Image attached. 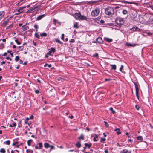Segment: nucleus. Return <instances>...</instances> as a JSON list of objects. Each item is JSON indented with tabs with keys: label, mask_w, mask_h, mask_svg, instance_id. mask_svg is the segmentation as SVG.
<instances>
[{
	"label": "nucleus",
	"mask_w": 153,
	"mask_h": 153,
	"mask_svg": "<svg viewBox=\"0 0 153 153\" xmlns=\"http://www.w3.org/2000/svg\"><path fill=\"white\" fill-rule=\"evenodd\" d=\"M105 12L107 15L112 16L114 13V9L112 7H108L105 9Z\"/></svg>",
	"instance_id": "nucleus-1"
},
{
	"label": "nucleus",
	"mask_w": 153,
	"mask_h": 153,
	"mask_svg": "<svg viewBox=\"0 0 153 153\" xmlns=\"http://www.w3.org/2000/svg\"><path fill=\"white\" fill-rule=\"evenodd\" d=\"M115 22L120 26L123 25L124 23V21L123 18L118 17L115 19Z\"/></svg>",
	"instance_id": "nucleus-2"
},
{
	"label": "nucleus",
	"mask_w": 153,
	"mask_h": 153,
	"mask_svg": "<svg viewBox=\"0 0 153 153\" xmlns=\"http://www.w3.org/2000/svg\"><path fill=\"white\" fill-rule=\"evenodd\" d=\"M100 10L99 9H96L92 11L91 13V15L92 16L95 17L97 16L99 14Z\"/></svg>",
	"instance_id": "nucleus-3"
},
{
	"label": "nucleus",
	"mask_w": 153,
	"mask_h": 153,
	"mask_svg": "<svg viewBox=\"0 0 153 153\" xmlns=\"http://www.w3.org/2000/svg\"><path fill=\"white\" fill-rule=\"evenodd\" d=\"M135 87V88L136 90V94L137 97L139 99V88H138V84L134 82Z\"/></svg>",
	"instance_id": "nucleus-4"
},
{
	"label": "nucleus",
	"mask_w": 153,
	"mask_h": 153,
	"mask_svg": "<svg viewBox=\"0 0 153 153\" xmlns=\"http://www.w3.org/2000/svg\"><path fill=\"white\" fill-rule=\"evenodd\" d=\"M131 30H133V31H137L138 32H140L141 30L140 29L136 27V26H134L132 28L130 29Z\"/></svg>",
	"instance_id": "nucleus-5"
},
{
	"label": "nucleus",
	"mask_w": 153,
	"mask_h": 153,
	"mask_svg": "<svg viewBox=\"0 0 153 153\" xmlns=\"http://www.w3.org/2000/svg\"><path fill=\"white\" fill-rule=\"evenodd\" d=\"M96 42L99 44L102 43L103 41L101 38L100 37H98L96 39Z\"/></svg>",
	"instance_id": "nucleus-6"
},
{
	"label": "nucleus",
	"mask_w": 153,
	"mask_h": 153,
	"mask_svg": "<svg viewBox=\"0 0 153 153\" xmlns=\"http://www.w3.org/2000/svg\"><path fill=\"white\" fill-rule=\"evenodd\" d=\"M12 17L13 16H10L7 20L6 21H5L3 23V24L5 26H6L8 24V23L9 22V21H10Z\"/></svg>",
	"instance_id": "nucleus-7"
},
{
	"label": "nucleus",
	"mask_w": 153,
	"mask_h": 153,
	"mask_svg": "<svg viewBox=\"0 0 153 153\" xmlns=\"http://www.w3.org/2000/svg\"><path fill=\"white\" fill-rule=\"evenodd\" d=\"M5 15V12L4 11H1L0 12V20L3 18Z\"/></svg>",
	"instance_id": "nucleus-8"
},
{
	"label": "nucleus",
	"mask_w": 153,
	"mask_h": 153,
	"mask_svg": "<svg viewBox=\"0 0 153 153\" xmlns=\"http://www.w3.org/2000/svg\"><path fill=\"white\" fill-rule=\"evenodd\" d=\"M126 45L130 46V47H134L136 45H137V44H131L130 43H127L126 44Z\"/></svg>",
	"instance_id": "nucleus-9"
},
{
	"label": "nucleus",
	"mask_w": 153,
	"mask_h": 153,
	"mask_svg": "<svg viewBox=\"0 0 153 153\" xmlns=\"http://www.w3.org/2000/svg\"><path fill=\"white\" fill-rule=\"evenodd\" d=\"M45 16V14L40 15L39 16L36 18V20L37 21L39 20H41L42 18L44 17Z\"/></svg>",
	"instance_id": "nucleus-10"
},
{
	"label": "nucleus",
	"mask_w": 153,
	"mask_h": 153,
	"mask_svg": "<svg viewBox=\"0 0 153 153\" xmlns=\"http://www.w3.org/2000/svg\"><path fill=\"white\" fill-rule=\"evenodd\" d=\"M26 0H21L19 3H17L16 4V6L21 5L22 4V3H21V2L24 1L23 3H25V2Z\"/></svg>",
	"instance_id": "nucleus-11"
},
{
	"label": "nucleus",
	"mask_w": 153,
	"mask_h": 153,
	"mask_svg": "<svg viewBox=\"0 0 153 153\" xmlns=\"http://www.w3.org/2000/svg\"><path fill=\"white\" fill-rule=\"evenodd\" d=\"M85 145L86 147H88V148L89 149L91 146L92 144L91 143H90L89 144L87 143H85Z\"/></svg>",
	"instance_id": "nucleus-12"
},
{
	"label": "nucleus",
	"mask_w": 153,
	"mask_h": 153,
	"mask_svg": "<svg viewBox=\"0 0 153 153\" xmlns=\"http://www.w3.org/2000/svg\"><path fill=\"white\" fill-rule=\"evenodd\" d=\"M80 19L82 20H87V18L85 16L81 15Z\"/></svg>",
	"instance_id": "nucleus-13"
},
{
	"label": "nucleus",
	"mask_w": 153,
	"mask_h": 153,
	"mask_svg": "<svg viewBox=\"0 0 153 153\" xmlns=\"http://www.w3.org/2000/svg\"><path fill=\"white\" fill-rule=\"evenodd\" d=\"M110 66L111 67V69L115 70L116 69V66L115 65H111Z\"/></svg>",
	"instance_id": "nucleus-14"
},
{
	"label": "nucleus",
	"mask_w": 153,
	"mask_h": 153,
	"mask_svg": "<svg viewBox=\"0 0 153 153\" xmlns=\"http://www.w3.org/2000/svg\"><path fill=\"white\" fill-rule=\"evenodd\" d=\"M76 145L78 148H79L81 147V144L79 142H78L76 144Z\"/></svg>",
	"instance_id": "nucleus-15"
},
{
	"label": "nucleus",
	"mask_w": 153,
	"mask_h": 153,
	"mask_svg": "<svg viewBox=\"0 0 153 153\" xmlns=\"http://www.w3.org/2000/svg\"><path fill=\"white\" fill-rule=\"evenodd\" d=\"M95 136L94 138V141H96L98 140V136L97 135L95 134Z\"/></svg>",
	"instance_id": "nucleus-16"
},
{
	"label": "nucleus",
	"mask_w": 153,
	"mask_h": 153,
	"mask_svg": "<svg viewBox=\"0 0 153 153\" xmlns=\"http://www.w3.org/2000/svg\"><path fill=\"white\" fill-rule=\"evenodd\" d=\"M137 139L138 140H140L141 141L143 140V138L141 136H139L137 137Z\"/></svg>",
	"instance_id": "nucleus-17"
},
{
	"label": "nucleus",
	"mask_w": 153,
	"mask_h": 153,
	"mask_svg": "<svg viewBox=\"0 0 153 153\" xmlns=\"http://www.w3.org/2000/svg\"><path fill=\"white\" fill-rule=\"evenodd\" d=\"M75 14L77 16L78 18L80 19L81 15L80 12H79L78 13H76Z\"/></svg>",
	"instance_id": "nucleus-18"
},
{
	"label": "nucleus",
	"mask_w": 153,
	"mask_h": 153,
	"mask_svg": "<svg viewBox=\"0 0 153 153\" xmlns=\"http://www.w3.org/2000/svg\"><path fill=\"white\" fill-rule=\"evenodd\" d=\"M39 149H41L43 147L42 143V142H40L39 143Z\"/></svg>",
	"instance_id": "nucleus-19"
},
{
	"label": "nucleus",
	"mask_w": 153,
	"mask_h": 153,
	"mask_svg": "<svg viewBox=\"0 0 153 153\" xmlns=\"http://www.w3.org/2000/svg\"><path fill=\"white\" fill-rule=\"evenodd\" d=\"M44 146L45 148H47L50 147V145L48 143H45L44 144Z\"/></svg>",
	"instance_id": "nucleus-20"
},
{
	"label": "nucleus",
	"mask_w": 153,
	"mask_h": 153,
	"mask_svg": "<svg viewBox=\"0 0 153 153\" xmlns=\"http://www.w3.org/2000/svg\"><path fill=\"white\" fill-rule=\"evenodd\" d=\"M16 10H17L18 12H19V13H21L23 12L22 11H21L22 10V8L21 7H19L18 10L16 9Z\"/></svg>",
	"instance_id": "nucleus-21"
},
{
	"label": "nucleus",
	"mask_w": 153,
	"mask_h": 153,
	"mask_svg": "<svg viewBox=\"0 0 153 153\" xmlns=\"http://www.w3.org/2000/svg\"><path fill=\"white\" fill-rule=\"evenodd\" d=\"M55 41L57 43H59V44H61L62 45L63 43L60 41L58 39H55Z\"/></svg>",
	"instance_id": "nucleus-22"
},
{
	"label": "nucleus",
	"mask_w": 153,
	"mask_h": 153,
	"mask_svg": "<svg viewBox=\"0 0 153 153\" xmlns=\"http://www.w3.org/2000/svg\"><path fill=\"white\" fill-rule=\"evenodd\" d=\"M26 152L27 153H33V150L30 149H28L26 150Z\"/></svg>",
	"instance_id": "nucleus-23"
},
{
	"label": "nucleus",
	"mask_w": 153,
	"mask_h": 153,
	"mask_svg": "<svg viewBox=\"0 0 153 153\" xmlns=\"http://www.w3.org/2000/svg\"><path fill=\"white\" fill-rule=\"evenodd\" d=\"M0 152L2 153L6 152V151L4 148H1L0 150Z\"/></svg>",
	"instance_id": "nucleus-24"
},
{
	"label": "nucleus",
	"mask_w": 153,
	"mask_h": 153,
	"mask_svg": "<svg viewBox=\"0 0 153 153\" xmlns=\"http://www.w3.org/2000/svg\"><path fill=\"white\" fill-rule=\"evenodd\" d=\"M16 123H14L12 124H10L9 125V126L11 127H15L16 126Z\"/></svg>",
	"instance_id": "nucleus-25"
},
{
	"label": "nucleus",
	"mask_w": 153,
	"mask_h": 153,
	"mask_svg": "<svg viewBox=\"0 0 153 153\" xmlns=\"http://www.w3.org/2000/svg\"><path fill=\"white\" fill-rule=\"evenodd\" d=\"M53 23L55 24V25H56V23H58L59 24H60V22H58L57 20H56L55 19H53Z\"/></svg>",
	"instance_id": "nucleus-26"
},
{
	"label": "nucleus",
	"mask_w": 153,
	"mask_h": 153,
	"mask_svg": "<svg viewBox=\"0 0 153 153\" xmlns=\"http://www.w3.org/2000/svg\"><path fill=\"white\" fill-rule=\"evenodd\" d=\"M124 67V66L123 65H121V67L120 68V71L121 72H122L123 73H125V72L124 71H123L122 69Z\"/></svg>",
	"instance_id": "nucleus-27"
},
{
	"label": "nucleus",
	"mask_w": 153,
	"mask_h": 153,
	"mask_svg": "<svg viewBox=\"0 0 153 153\" xmlns=\"http://www.w3.org/2000/svg\"><path fill=\"white\" fill-rule=\"evenodd\" d=\"M24 47L23 46H19L17 47V48H19L20 49L19 50V51H21L23 50L24 49Z\"/></svg>",
	"instance_id": "nucleus-28"
},
{
	"label": "nucleus",
	"mask_w": 153,
	"mask_h": 153,
	"mask_svg": "<svg viewBox=\"0 0 153 153\" xmlns=\"http://www.w3.org/2000/svg\"><path fill=\"white\" fill-rule=\"evenodd\" d=\"M40 36L41 37H42L43 36L46 37L47 36V34L45 33H43L41 34Z\"/></svg>",
	"instance_id": "nucleus-29"
},
{
	"label": "nucleus",
	"mask_w": 153,
	"mask_h": 153,
	"mask_svg": "<svg viewBox=\"0 0 153 153\" xmlns=\"http://www.w3.org/2000/svg\"><path fill=\"white\" fill-rule=\"evenodd\" d=\"M74 27L76 28L77 29L79 28V27L78 26V23L77 22L74 24Z\"/></svg>",
	"instance_id": "nucleus-30"
},
{
	"label": "nucleus",
	"mask_w": 153,
	"mask_h": 153,
	"mask_svg": "<svg viewBox=\"0 0 153 153\" xmlns=\"http://www.w3.org/2000/svg\"><path fill=\"white\" fill-rule=\"evenodd\" d=\"M78 138L79 139H82V140H83L84 139V137L83 136V134H82Z\"/></svg>",
	"instance_id": "nucleus-31"
},
{
	"label": "nucleus",
	"mask_w": 153,
	"mask_h": 153,
	"mask_svg": "<svg viewBox=\"0 0 153 153\" xmlns=\"http://www.w3.org/2000/svg\"><path fill=\"white\" fill-rule=\"evenodd\" d=\"M50 51L54 53L56 51V50L55 48L52 47L51 48Z\"/></svg>",
	"instance_id": "nucleus-32"
},
{
	"label": "nucleus",
	"mask_w": 153,
	"mask_h": 153,
	"mask_svg": "<svg viewBox=\"0 0 153 153\" xmlns=\"http://www.w3.org/2000/svg\"><path fill=\"white\" fill-rule=\"evenodd\" d=\"M128 151L126 149H123L121 151V153H127Z\"/></svg>",
	"instance_id": "nucleus-33"
},
{
	"label": "nucleus",
	"mask_w": 153,
	"mask_h": 153,
	"mask_svg": "<svg viewBox=\"0 0 153 153\" xmlns=\"http://www.w3.org/2000/svg\"><path fill=\"white\" fill-rule=\"evenodd\" d=\"M32 141V140H29L27 141V143L28 146H30L31 145V142Z\"/></svg>",
	"instance_id": "nucleus-34"
},
{
	"label": "nucleus",
	"mask_w": 153,
	"mask_h": 153,
	"mask_svg": "<svg viewBox=\"0 0 153 153\" xmlns=\"http://www.w3.org/2000/svg\"><path fill=\"white\" fill-rule=\"evenodd\" d=\"M48 66L49 68H50L51 67L52 65L51 64H48L46 63L44 65V67H46L47 66Z\"/></svg>",
	"instance_id": "nucleus-35"
},
{
	"label": "nucleus",
	"mask_w": 153,
	"mask_h": 153,
	"mask_svg": "<svg viewBox=\"0 0 153 153\" xmlns=\"http://www.w3.org/2000/svg\"><path fill=\"white\" fill-rule=\"evenodd\" d=\"M30 119V118H27L25 120V124H28V125H29V123L27 121Z\"/></svg>",
	"instance_id": "nucleus-36"
},
{
	"label": "nucleus",
	"mask_w": 153,
	"mask_h": 153,
	"mask_svg": "<svg viewBox=\"0 0 153 153\" xmlns=\"http://www.w3.org/2000/svg\"><path fill=\"white\" fill-rule=\"evenodd\" d=\"M109 110L111 111V112L114 114L115 113V111L113 110V108L112 107H111L110 108Z\"/></svg>",
	"instance_id": "nucleus-37"
},
{
	"label": "nucleus",
	"mask_w": 153,
	"mask_h": 153,
	"mask_svg": "<svg viewBox=\"0 0 153 153\" xmlns=\"http://www.w3.org/2000/svg\"><path fill=\"white\" fill-rule=\"evenodd\" d=\"M93 57H96L97 58L99 57L98 54L97 53H96L95 54L93 55Z\"/></svg>",
	"instance_id": "nucleus-38"
},
{
	"label": "nucleus",
	"mask_w": 153,
	"mask_h": 153,
	"mask_svg": "<svg viewBox=\"0 0 153 153\" xmlns=\"http://www.w3.org/2000/svg\"><path fill=\"white\" fill-rule=\"evenodd\" d=\"M34 27L36 29V31L37 32L38 31V29L39 28L38 25L37 24L35 25L34 26Z\"/></svg>",
	"instance_id": "nucleus-39"
},
{
	"label": "nucleus",
	"mask_w": 153,
	"mask_h": 153,
	"mask_svg": "<svg viewBox=\"0 0 153 153\" xmlns=\"http://www.w3.org/2000/svg\"><path fill=\"white\" fill-rule=\"evenodd\" d=\"M106 41L108 42H110L112 41V39H111L106 38Z\"/></svg>",
	"instance_id": "nucleus-40"
},
{
	"label": "nucleus",
	"mask_w": 153,
	"mask_h": 153,
	"mask_svg": "<svg viewBox=\"0 0 153 153\" xmlns=\"http://www.w3.org/2000/svg\"><path fill=\"white\" fill-rule=\"evenodd\" d=\"M127 12H128L126 10H123L122 12L123 13L124 15L126 14L127 13Z\"/></svg>",
	"instance_id": "nucleus-41"
},
{
	"label": "nucleus",
	"mask_w": 153,
	"mask_h": 153,
	"mask_svg": "<svg viewBox=\"0 0 153 153\" xmlns=\"http://www.w3.org/2000/svg\"><path fill=\"white\" fill-rule=\"evenodd\" d=\"M35 36L36 37V38H38V39H39V37H40L39 36V34L37 33H35Z\"/></svg>",
	"instance_id": "nucleus-42"
},
{
	"label": "nucleus",
	"mask_w": 153,
	"mask_h": 153,
	"mask_svg": "<svg viewBox=\"0 0 153 153\" xmlns=\"http://www.w3.org/2000/svg\"><path fill=\"white\" fill-rule=\"evenodd\" d=\"M19 56H17L15 58V60L16 61H18L19 60Z\"/></svg>",
	"instance_id": "nucleus-43"
},
{
	"label": "nucleus",
	"mask_w": 153,
	"mask_h": 153,
	"mask_svg": "<svg viewBox=\"0 0 153 153\" xmlns=\"http://www.w3.org/2000/svg\"><path fill=\"white\" fill-rule=\"evenodd\" d=\"M13 24H12L8 26L6 28L7 29H9L10 28H12L13 27Z\"/></svg>",
	"instance_id": "nucleus-44"
},
{
	"label": "nucleus",
	"mask_w": 153,
	"mask_h": 153,
	"mask_svg": "<svg viewBox=\"0 0 153 153\" xmlns=\"http://www.w3.org/2000/svg\"><path fill=\"white\" fill-rule=\"evenodd\" d=\"M15 42L17 43V44L18 45H20L21 44L20 42L17 39H16L15 40Z\"/></svg>",
	"instance_id": "nucleus-45"
},
{
	"label": "nucleus",
	"mask_w": 153,
	"mask_h": 153,
	"mask_svg": "<svg viewBox=\"0 0 153 153\" xmlns=\"http://www.w3.org/2000/svg\"><path fill=\"white\" fill-rule=\"evenodd\" d=\"M4 143L7 145H9L10 144V141L9 140H7L4 142Z\"/></svg>",
	"instance_id": "nucleus-46"
},
{
	"label": "nucleus",
	"mask_w": 153,
	"mask_h": 153,
	"mask_svg": "<svg viewBox=\"0 0 153 153\" xmlns=\"http://www.w3.org/2000/svg\"><path fill=\"white\" fill-rule=\"evenodd\" d=\"M104 122L105 123V126L107 127H108V123L106 121H104Z\"/></svg>",
	"instance_id": "nucleus-47"
},
{
	"label": "nucleus",
	"mask_w": 153,
	"mask_h": 153,
	"mask_svg": "<svg viewBox=\"0 0 153 153\" xmlns=\"http://www.w3.org/2000/svg\"><path fill=\"white\" fill-rule=\"evenodd\" d=\"M96 1H87V3L90 4H93L96 3Z\"/></svg>",
	"instance_id": "nucleus-48"
},
{
	"label": "nucleus",
	"mask_w": 153,
	"mask_h": 153,
	"mask_svg": "<svg viewBox=\"0 0 153 153\" xmlns=\"http://www.w3.org/2000/svg\"><path fill=\"white\" fill-rule=\"evenodd\" d=\"M29 28V27L28 26H26V27H25L24 29H23V30L25 31L28 29Z\"/></svg>",
	"instance_id": "nucleus-49"
},
{
	"label": "nucleus",
	"mask_w": 153,
	"mask_h": 153,
	"mask_svg": "<svg viewBox=\"0 0 153 153\" xmlns=\"http://www.w3.org/2000/svg\"><path fill=\"white\" fill-rule=\"evenodd\" d=\"M135 108L137 110H139L140 107L139 105H135Z\"/></svg>",
	"instance_id": "nucleus-50"
},
{
	"label": "nucleus",
	"mask_w": 153,
	"mask_h": 153,
	"mask_svg": "<svg viewBox=\"0 0 153 153\" xmlns=\"http://www.w3.org/2000/svg\"><path fill=\"white\" fill-rule=\"evenodd\" d=\"M50 147H51V149H50V151H51V150L53 149V148H54V146H50Z\"/></svg>",
	"instance_id": "nucleus-51"
},
{
	"label": "nucleus",
	"mask_w": 153,
	"mask_h": 153,
	"mask_svg": "<svg viewBox=\"0 0 153 153\" xmlns=\"http://www.w3.org/2000/svg\"><path fill=\"white\" fill-rule=\"evenodd\" d=\"M75 42V40L74 39H71L70 40V42H71L74 43Z\"/></svg>",
	"instance_id": "nucleus-52"
},
{
	"label": "nucleus",
	"mask_w": 153,
	"mask_h": 153,
	"mask_svg": "<svg viewBox=\"0 0 153 153\" xmlns=\"http://www.w3.org/2000/svg\"><path fill=\"white\" fill-rule=\"evenodd\" d=\"M5 63V61H3L2 62H0V65H2L3 64H4Z\"/></svg>",
	"instance_id": "nucleus-53"
},
{
	"label": "nucleus",
	"mask_w": 153,
	"mask_h": 153,
	"mask_svg": "<svg viewBox=\"0 0 153 153\" xmlns=\"http://www.w3.org/2000/svg\"><path fill=\"white\" fill-rule=\"evenodd\" d=\"M106 139L105 138H101V142L104 141H105Z\"/></svg>",
	"instance_id": "nucleus-54"
},
{
	"label": "nucleus",
	"mask_w": 153,
	"mask_h": 153,
	"mask_svg": "<svg viewBox=\"0 0 153 153\" xmlns=\"http://www.w3.org/2000/svg\"><path fill=\"white\" fill-rule=\"evenodd\" d=\"M64 34H62L61 39L62 40H64Z\"/></svg>",
	"instance_id": "nucleus-55"
},
{
	"label": "nucleus",
	"mask_w": 153,
	"mask_h": 153,
	"mask_svg": "<svg viewBox=\"0 0 153 153\" xmlns=\"http://www.w3.org/2000/svg\"><path fill=\"white\" fill-rule=\"evenodd\" d=\"M111 80V79H106L105 78V81H110Z\"/></svg>",
	"instance_id": "nucleus-56"
},
{
	"label": "nucleus",
	"mask_w": 153,
	"mask_h": 153,
	"mask_svg": "<svg viewBox=\"0 0 153 153\" xmlns=\"http://www.w3.org/2000/svg\"><path fill=\"white\" fill-rule=\"evenodd\" d=\"M35 92L37 94H38L39 93V90H35Z\"/></svg>",
	"instance_id": "nucleus-57"
},
{
	"label": "nucleus",
	"mask_w": 153,
	"mask_h": 153,
	"mask_svg": "<svg viewBox=\"0 0 153 153\" xmlns=\"http://www.w3.org/2000/svg\"><path fill=\"white\" fill-rule=\"evenodd\" d=\"M39 6H36L35 7H34V9H35V10H37V9L38 8V7H39Z\"/></svg>",
	"instance_id": "nucleus-58"
},
{
	"label": "nucleus",
	"mask_w": 153,
	"mask_h": 153,
	"mask_svg": "<svg viewBox=\"0 0 153 153\" xmlns=\"http://www.w3.org/2000/svg\"><path fill=\"white\" fill-rule=\"evenodd\" d=\"M33 118H34L33 116V115H31L30 116L29 118H30V119H33Z\"/></svg>",
	"instance_id": "nucleus-59"
},
{
	"label": "nucleus",
	"mask_w": 153,
	"mask_h": 153,
	"mask_svg": "<svg viewBox=\"0 0 153 153\" xmlns=\"http://www.w3.org/2000/svg\"><path fill=\"white\" fill-rule=\"evenodd\" d=\"M35 10L34 7H32V8H31V9H30V11H33V10Z\"/></svg>",
	"instance_id": "nucleus-60"
},
{
	"label": "nucleus",
	"mask_w": 153,
	"mask_h": 153,
	"mask_svg": "<svg viewBox=\"0 0 153 153\" xmlns=\"http://www.w3.org/2000/svg\"><path fill=\"white\" fill-rule=\"evenodd\" d=\"M33 44L34 45V46H36V42H34V41H33Z\"/></svg>",
	"instance_id": "nucleus-61"
},
{
	"label": "nucleus",
	"mask_w": 153,
	"mask_h": 153,
	"mask_svg": "<svg viewBox=\"0 0 153 153\" xmlns=\"http://www.w3.org/2000/svg\"><path fill=\"white\" fill-rule=\"evenodd\" d=\"M51 53L52 52H51V51H50L48 52V53H47V54L51 55Z\"/></svg>",
	"instance_id": "nucleus-62"
},
{
	"label": "nucleus",
	"mask_w": 153,
	"mask_h": 153,
	"mask_svg": "<svg viewBox=\"0 0 153 153\" xmlns=\"http://www.w3.org/2000/svg\"><path fill=\"white\" fill-rule=\"evenodd\" d=\"M105 153H108V151L107 149H105L104 151Z\"/></svg>",
	"instance_id": "nucleus-63"
},
{
	"label": "nucleus",
	"mask_w": 153,
	"mask_h": 153,
	"mask_svg": "<svg viewBox=\"0 0 153 153\" xmlns=\"http://www.w3.org/2000/svg\"><path fill=\"white\" fill-rule=\"evenodd\" d=\"M105 22L104 21L102 20H101L100 21V23L103 24Z\"/></svg>",
	"instance_id": "nucleus-64"
}]
</instances>
